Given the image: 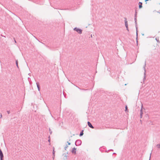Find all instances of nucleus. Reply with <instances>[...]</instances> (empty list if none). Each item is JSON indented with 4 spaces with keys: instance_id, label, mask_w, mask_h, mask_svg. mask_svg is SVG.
Instances as JSON below:
<instances>
[{
    "instance_id": "nucleus-1",
    "label": "nucleus",
    "mask_w": 160,
    "mask_h": 160,
    "mask_svg": "<svg viewBox=\"0 0 160 160\" xmlns=\"http://www.w3.org/2000/svg\"><path fill=\"white\" fill-rule=\"evenodd\" d=\"M82 143V141L80 139H78L75 142V145L76 146H78L81 145Z\"/></svg>"
},
{
    "instance_id": "nucleus-2",
    "label": "nucleus",
    "mask_w": 160,
    "mask_h": 160,
    "mask_svg": "<svg viewBox=\"0 0 160 160\" xmlns=\"http://www.w3.org/2000/svg\"><path fill=\"white\" fill-rule=\"evenodd\" d=\"M74 30L76 31L79 34H81L82 33V30L80 29H79L77 28H74Z\"/></svg>"
},
{
    "instance_id": "nucleus-3",
    "label": "nucleus",
    "mask_w": 160,
    "mask_h": 160,
    "mask_svg": "<svg viewBox=\"0 0 160 160\" xmlns=\"http://www.w3.org/2000/svg\"><path fill=\"white\" fill-rule=\"evenodd\" d=\"M146 65V61L145 62V64L143 67V69H144V78L143 79L144 81L146 79V68H145Z\"/></svg>"
},
{
    "instance_id": "nucleus-4",
    "label": "nucleus",
    "mask_w": 160,
    "mask_h": 160,
    "mask_svg": "<svg viewBox=\"0 0 160 160\" xmlns=\"http://www.w3.org/2000/svg\"><path fill=\"white\" fill-rule=\"evenodd\" d=\"M88 126L92 128H94V127L93 126L91 123L89 121L88 122Z\"/></svg>"
},
{
    "instance_id": "nucleus-5",
    "label": "nucleus",
    "mask_w": 160,
    "mask_h": 160,
    "mask_svg": "<svg viewBox=\"0 0 160 160\" xmlns=\"http://www.w3.org/2000/svg\"><path fill=\"white\" fill-rule=\"evenodd\" d=\"M0 160H3V155L2 152H0Z\"/></svg>"
},
{
    "instance_id": "nucleus-6",
    "label": "nucleus",
    "mask_w": 160,
    "mask_h": 160,
    "mask_svg": "<svg viewBox=\"0 0 160 160\" xmlns=\"http://www.w3.org/2000/svg\"><path fill=\"white\" fill-rule=\"evenodd\" d=\"M72 153L76 154V148H73L71 151Z\"/></svg>"
},
{
    "instance_id": "nucleus-7",
    "label": "nucleus",
    "mask_w": 160,
    "mask_h": 160,
    "mask_svg": "<svg viewBox=\"0 0 160 160\" xmlns=\"http://www.w3.org/2000/svg\"><path fill=\"white\" fill-rule=\"evenodd\" d=\"M37 86L38 88V90L39 91H40V88L39 86V84L38 82H36Z\"/></svg>"
},
{
    "instance_id": "nucleus-8",
    "label": "nucleus",
    "mask_w": 160,
    "mask_h": 160,
    "mask_svg": "<svg viewBox=\"0 0 160 160\" xmlns=\"http://www.w3.org/2000/svg\"><path fill=\"white\" fill-rule=\"evenodd\" d=\"M138 4L139 8L140 9L142 8V2H139Z\"/></svg>"
},
{
    "instance_id": "nucleus-9",
    "label": "nucleus",
    "mask_w": 160,
    "mask_h": 160,
    "mask_svg": "<svg viewBox=\"0 0 160 160\" xmlns=\"http://www.w3.org/2000/svg\"><path fill=\"white\" fill-rule=\"evenodd\" d=\"M142 114H143L142 110V108L140 110V117L141 118H142Z\"/></svg>"
},
{
    "instance_id": "nucleus-10",
    "label": "nucleus",
    "mask_w": 160,
    "mask_h": 160,
    "mask_svg": "<svg viewBox=\"0 0 160 160\" xmlns=\"http://www.w3.org/2000/svg\"><path fill=\"white\" fill-rule=\"evenodd\" d=\"M135 25H136V36H137L136 39H137L138 38V30H137L138 27H137V24H135Z\"/></svg>"
},
{
    "instance_id": "nucleus-11",
    "label": "nucleus",
    "mask_w": 160,
    "mask_h": 160,
    "mask_svg": "<svg viewBox=\"0 0 160 160\" xmlns=\"http://www.w3.org/2000/svg\"><path fill=\"white\" fill-rule=\"evenodd\" d=\"M63 156H64V157L65 158H64V159H67V156L66 153H64L63 154Z\"/></svg>"
},
{
    "instance_id": "nucleus-12",
    "label": "nucleus",
    "mask_w": 160,
    "mask_h": 160,
    "mask_svg": "<svg viewBox=\"0 0 160 160\" xmlns=\"http://www.w3.org/2000/svg\"><path fill=\"white\" fill-rule=\"evenodd\" d=\"M83 130H82L80 132V134H79V136L80 137L81 136H82L83 135Z\"/></svg>"
},
{
    "instance_id": "nucleus-13",
    "label": "nucleus",
    "mask_w": 160,
    "mask_h": 160,
    "mask_svg": "<svg viewBox=\"0 0 160 160\" xmlns=\"http://www.w3.org/2000/svg\"><path fill=\"white\" fill-rule=\"evenodd\" d=\"M134 20L135 24H137V17H134Z\"/></svg>"
},
{
    "instance_id": "nucleus-14",
    "label": "nucleus",
    "mask_w": 160,
    "mask_h": 160,
    "mask_svg": "<svg viewBox=\"0 0 160 160\" xmlns=\"http://www.w3.org/2000/svg\"><path fill=\"white\" fill-rule=\"evenodd\" d=\"M157 147L158 148H160V144H157L156 145Z\"/></svg>"
},
{
    "instance_id": "nucleus-15",
    "label": "nucleus",
    "mask_w": 160,
    "mask_h": 160,
    "mask_svg": "<svg viewBox=\"0 0 160 160\" xmlns=\"http://www.w3.org/2000/svg\"><path fill=\"white\" fill-rule=\"evenodd\" d=\"M55 151L54 150V148H53V152H52V155L53 156H54V155H55Z\"/></svg>"
},
{
    "instance_id": "nucleus-16",
    "label": "nucleus",
    "mask_w": 160,
    "mask_h": 160,
    "mask_svg": "<svg viewBox=\"0 0 160 160\" xmlns=\"http://www.w3.org/2000/svg\"><path fill=\"white\" fill-rule=\"evenodd\" d=\"M125 27H128V21H125Z\"/></svg>"
},
{
    "instance_id": "nucleus-17",
    "label": "nucleus",
    "mask_w": 160,
    "mask_h": 160,
    "mask_svg": "<svg viewBox=\"0 0 160 160\" xmlns=\"http://www.w3.org/2000/svg\"><path fill=\"white\" fill-rule=\"evenodd\" d=\"M18 60H16V65L17 66V67L18 68Z\"/></svg>"
},
{
    "instance_id": "nucleus-18",
    "label": "nucleus",
    "mask_w": 160,
    "mask_h": 160,
    "mask_svg": "<svg viewBox=\"0 0 160 160\" xmlns=\"http://www.w3.org/2000/svg\"><path fill=\"white\" fill-rule=\"evenodd\" d=\"M49 132L50 134H52V132L50 128L49 129Z\"/></svg>"
},
{
    "instance_id": "nucleus-19",
    "label": "nucleus",
    "mask_w": 160,
    "mask_h": 160,
    "mask_svg": "<svg viewBox=\"0 0 160 160\" xmlns=\"http://www.w3.org/2000/svg\"><path fill=\"white\" fill-rule=\"evenodd\" d=\"M76 86L79 89H80V90L81 89L80 88L78 87L77 86ZM81 90H87V89H81Z\"/></svg>"
},
{
    "instance_id": "nucleus-20",
    "label": "nucleus",
    "mask_w": 160,
    "mask_h": 160,
    "mask_svg": "<svg viewBox=\"0 0 160 160\" xmlns=\"http://www.w3.org/2000/svg\"><path fill=\"white\" fill-rule=\"evenodd\" d=\"M127 110H128V107L127 106H126L125 111L126 112Z\"/></svg>"
},
{
    "instance_id": "nucleus-21",
    "label": "nucleus",
    "mask_w": 160,
    "mask_h": 160,
    "mask_svg": "<svg viewBox=\"0 0 160 160\" xmlns=\"http://www.w3.org/2000/svg\"><path fill=\"white\" fill-rule=\"evenodd\" d=\"M137 12L136 11H135V16L134 17H137Z\"/></svg>"
},
{
    "instance_id": "nucleus-22",
    "label": "nucleus",
    "mask_w": 160,
    "mask_h": 160,
    "mask_svg": "<svg viewBox=\"0 0 160 160\" xmlns=\"http://www.w3.org/2000/svg\"><path fill=\"white\" fill-rule=\"evenodd\" d=\"M68 145H66L65 147V149L66 150V149L67 148H68Z\"/></svg>"
},
{
    "instance_id": "nucleus-23",
    "label": "nucleus",
    "mask_w": 160,
    "mask_h": 160,
    "mask_svg": "<svg viewBox=\"0 0 160 160\" xmlns=\"http://www.w3.org/2000/svg\"><path fill=\"white\" fill-rule=\"evenodd\" d=\"M124 19H125V21H128L127 20V19L126 18H124Z\"/></svg>"
},
{
    "instance_id": "nucleus-24",
    "label": "nucleus",
    "mask_w": 160,
    "mask_h": 160,
    "mask_svg": "<svg viewBox=\"0 0 160 160\" xmlns=\"http://www.w3.org/2000/svg\"><path fill=\"white\" fill-rule=\"evenodd\" d=\"M126 28H127V30L128 31H129V29H128V27H126Z\"/></svg>"
},
{
    "instance_id": "nucleus-25",
    "label": "nucleus",
    "mask_w": 160,
    "mask_h": 160,
    "mask_svg": "<svg viewBox=\"0 0 160 160\" xmlns=\"http://www.w3.org/2000/svg\"><path fill=\"white\" fill-rule=\"evenodd\" d=\"M7 112L8 114H9L10 113V111H8Z\"/></svg>"
},
{
    "instance_id": "nucleus-26",
    "label": "nucleus",
    "mask_w": 160,
    "mask_h": 160,
    "mask_svg": "<svg viewBox=\"0 0 160 160\" xmlns=\"http://www.w3.org/2000/svg\"><path fill=\"white\" fill-rule=\"evenodd\" d=\"M67 142L68 143V145H70L71 144V143L69 142Z\"/></svg>"
},
{
    "instance_id": "nucleus-27",
    "label": "nucleus",
    "mask_w": 160,
    "mask_h": 160,
    "mask_svg": "<svg viewBox=\"0 0 160 160\" xmlns=\"http://www.w3.org/2000/svg\"><path fill=\"white\" fill-rule=\"evenodd\" d=\"M151 154H152V152H151L150 154V158H149V160H150V158H151Z\"/></svg>"
},
{
    "instance_id": "nucleus-28",
    "label": "nucleus",
    "mask_w": 160,
    "mask_h": 160,
    "mask_svg": "<svg viewBox=\"0 0 160 160\" xmlns=\"http://www.w3.org/2000/svg\"><path fill=\"white\" fill-rule=\"evenodd\" d=\"M55 155H54V156H53V157H52V158H53V159H54V158H55Z\"/></svg>"
},
{
    "instance_id": "nucleus-29",
    "label": "nucleus",
    "mask_w": 160,
    "mask_h": 160,
    "mask_svg": "<svg viewBox=\"0 0 160 160\" xmlns=\"http://www.w3.org/2000/svg\"><path fill=\"white\" fill-rule=\"evenodd\" d=\"M0 117H0V118H1L2 117V114H1Z\"/></svg>"
},
{
    "instance_id": "nucleus-30",
    "label": "nucleus",
    "mask_w": 160,
    "mask_h": 160,
    "mask_svg": "<svg viewBox=\"0 0 160 160\" xmlns=\"http://www.w3.org/2000/svg\"><path fill=\"white\" fill-rule=\"evenodd\" d=\"M48 141L49 142H50V139H49L48 140Z\"/></svg>"
},
{
    "instance_id": "nucleus-31",
    "label": "nucleus",
    "mask_w": 160,
    "mask_h": 160,
    "mask_svg": "<svg viewBox=\"0 0 160 160\" xmlns=\"http://www.w3.org/2000/svg\"><path fill=\"white\" fill-rule=\"evenodd\" d=\"M2 152V151L0 149V152Z\"/></svg>"
},
{
    "instance_id": "nucleus-32",
    "label": "nucleus",
    "mask_w": 160,
    "mask_h": 160,
    "mask_svg": "<svg viewBox=\"0 0 160 160\" xmlns=\"http://www.w3.org/2000/svg\"><path fill=\"white\" fill-rule=\"evenodd\" d=\"M110 151H113V150H112V149H110L109 150Z\"/></svg>"
},
{
    "instance_id": "nucleus-33",
    "label": "nucleus",
    "mask_w": 160,
    "mask_h": 160,
    "mask_svg": "<svg viewBox=\"0 0 160 160\" xmlns=\"http://www.w3.org/2000/svg\"><path fill=\"white\" fill-rule=\"evenodd\" d=\"M15 42L16 43V40H15Z\"/></svg>"
}]
</instances>
